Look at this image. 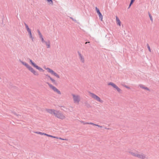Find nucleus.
<instances>
[{"label": "nucleus", "mask_w": 159, "mask_h": 159, "mask_svg": "<svg viewBox=\"0 0 159 159\" xmlns=\"http://www.w3.org/2000/svg\"><path fill=\"white\" fill-rule=\"evenodd\" d=\"M108 85H111L114 88H115L117 91L120 93L121 91V89L119 88L115 84L112 82H109L108 84Z\"/></svg>", "instance_id": "9"}, {"label": "nucleus", "mask_w": 159, "mask_h": 159, "mask_svg": "<svg viewBox=\"0 0 159 159\" xmlns=\"http://www.w3.org/2000/svg\"><path fill=\"white\" fill-rule=\"evenodd\" d=\"M50 80L52 81V83H53V84H57V82L55 80L52 79V78H50Z\"/></svg>", "instance_id": "20"}, {"label": "nucleus", "mask_w": 159, "mask_h": 159, "mask_svg": "<svg viewBox=\"0 0 159 159\" xmlns=\"http://www.w3.org/2000/svg\"><path fill=\"white\" fill-rule=\"evenodd\" d=\"M78 53L80 60L82 63H84V57L79 52H78Z\"/></svg>", "instance_id": "13"}, {"label": "nucleus", "mask_w": 159, "mask_h": 159, "mask_svg": "<svg viewBox=\"0 0 159 159\" xmlns=\"http://www.w3.org/2000/svg\"><path fill=\"white\" fill-rule=\"evenodd\" d=\"M49 3V4L53 5V3L52 0H46Z\"/></svg>", "instance_id": "21"}, {"label": "nucleus", "mask_w": 159, "mask_h": 159, "mask_svg": "<svg viewBox=\"0 0 159 159\" xmlns=\"http://www.w3.org/2000/svg\"><path fill=\"white\" fill-rule=\"evenodd\" d=\"M24 24L28 32V34L29 35L30 38L31 39V40L32 41H33L34 38L32 36L31 30L29 28L27 24H26L25 23Z\"/></svg>", "instance_id": "6"}, {"label": "nucleus", "mask_w": 159, "mask_h": 159, "mask_svg": "<svg viewBox=\"0 0 159 159\" xmlns=\"http://www.w3.org/2000/svg\"><path fill=\"white\" fill-rule=\"evenodd\" d=\"M105 129H109V128L107 129V128H105Z\"/></svg>", "instance_id": "37"}, {"label": "nucleus", "mask_w": 159, "mask_h": 159, "mask_svg": "<svg viewBox=\"0 0 159 159\" xmlns=\"http://www.w3.org/2000/svg\"><path fill=\"white\" fill-rule=\"evenodd\" d=\"M139 86L142 89L146 90L148 91L149 90V89L148 88L145 87L144 86L143 84H140L139 85Z\"/></svg>", "instance_id": "15"}, {"label": "nucleus", "mask_w": 159, "mask_h": 159, "mask_svg": "<svg viewBox=\"0 0 159 159\" xmlns=\"http://www.w3.org/2000/svg\"><path fill=\"white\" fill-rule=\"evenodd\" d=\"M46 110L49 113L54 115L56 117L59 119L63 120L66 118L65 115L63 114L60 111L51 109H47Z\"/></svg>", "instance_id": "1"}, {"label": "nucleus", "mask_w": 159, "mask_h": 159, "mask_svg": "<svg viewBox=\"0 0 159 159\" xmlns=\"http://www.w3.org/2000/svg\"><path fill=\"white\" fill-rule=\"evenodd\" d=\"M28 70L33 73L35 75L38 76L39 75L38 73L30 65L27 68Z\"/></svg>", "instance_id": "10"}, {"label": "nucleus", "mask_w": 159, "mask_h": 159, "mask_svg": "<svg viewBox=\"0 0 159 159\" xmlns=\"http://www.w3.org/2000/svg\"><path fill=\"white\" fill-rule=\"evenodd\" d=\"M95 9L97 11V12L99 16V18L102 21L103 18V16L102 15V14L100 12L99 9L97 7H95Z\"/></svg>", "instance_id": "12"}, {"label": "nucleus", "mask_w": 159, "mask_h": 159, "mask_svg": "<svg viewBox=\"0 0 159 159\" xmlns=\"http://www.w3.org/2000/svg\"><path fill=\"white\" fill-rule=\"evenodd\" d=\"M35 133H36L37 134H40L41 135H45L47 136H48V137H51V135H48L46 134H45L44 133H42V132H38V131L36 132H35Z\"/></svg>", "instance_id": "14"}, {"label": "nucleus", "mask_w": 159, "mask_h": 159, "mask_svg": "<svg viewBox=\"0 0 159 159\" xmlns=\"http://www.w3.org/2000/svg\"><path fill=\"white\" fill-rule=\"evenodd\" d=\"M39 37L40 39H41L43 38V35L42 34L41 35H39Z\"/></svg>", "instance_id": "35"}, {"label": "nucleus", "mask_w": 159, "mask_h": 159, "mask_svg": "<svg viewBox=\"0 0 159 159\" xmlns=\"http://www.w3.org/2000/svg\"><path fill=\"white\" fill-rule=\"evenodd\" d=\"M70 18L71 19L75 21V22H76V20H75L73 18L71 17H70Z\"/></svg>", "instance_id": "33"}, {"label": "nucleus", "mask_w": 159, "mask_h": 159, "mask_svg": "<svg viewBox=\"0 0 159 159\" xmlns=\"http://www.w3.org/2000/svg\"><path fill=\"white\" fill-rule=\"evenodd\" d=\"M124 87H125L127 89H130V88L129 87V86H127V85H125Z\"/></svg>", "instance_id": "32"}, {"label": "nucleus", "mask_w": 159, "mask_h": 159, "mask_svg": "<svg viewBox=\"0 0 159 159\" xmlns=\"http://www.w3.org/2000/svg\"><path fill=\"white\" fill-rule=\"evenodd\" d=\"M30 63L34 67L36 68L37 69L39 70V71H43V70L40 67L36 65L35 63H34L30 59Z\"/></svg>", "instance_id": "7"}, {"label": "nucleus", "mask_w": 159, "mask_h": 159, "mask_svg": "<svg viewBox=\"0 0 159 159\" xmlns=\"http://www.w3.org/2000/svg\"><path fill=\"white\" fill-rule=\"evenodd\" d=\"M59 139H60L62 140H67V139H62V138H60V137L59 138Z\"/></svg>", "instance_id": "31"}, {"label": "nucleus", "mask_w": 159, "mask_h": 159, "mask_svg": "<svg viewBox=\"0 0 159 159\" xmlns=\"http://www.w3.org/2000/svg\"><path fill=\"white\" fill-rule=\"evenodd\" d=\"M45 76V79H48V78H49L50 79V78H51V77L48 75H46Z\"/></svg>", "instance_id": "23"}, {"label": "nucleus", "mask_w": 159, "mask_h": 159, "mask_svg": "<svg viewBox=\"0 0 159 159\" xmlns=\"http://www.w3.org/2000/svg\"><path fill=\"white\" fill-rule=\"evenodd\" d=\"M0 159H1V158H0Z\"/></svg>", "instance_id": "39"}, {"label": "nucleus", "mask_w": 159, "mask_h": 159, "mask_svg": "<svg viewBox=\"0 0 159 159\" xmlns=\"http://www.w3.org/2000/svg\"><path fill=\"white\" fill-rule=\"evenodd\" d=\"M41 42H42V43H44L45 42V41L44 40V39H43V38H41Z\"/></svg>", "instance_id": "28"}, {"label": "nucleus", "mask_w": 159, "mask_h": 159, "mask_svg": "<svg viewBox=\"0 0 159 159\" xmlns=\"http://www.w3.org/2000/svg\"><path fill=\"white\" fill-rule=\"evenodd\" d=\"M81 122L84 125L88 124V122H85L84 121H81Z\"/></svg>", "instance_id": "26"}, {"label": "nucleus", "mask_w": 159, "mask_h": 159, "mask_svg": "<svg viewBox=\"0 0 159 159\" xmlns=\"http://www.w3.org/2000/svg\"><path fill=\"white\" fill-rule=\"evenodd\" d=\"M147 45L148 48V50H149V51L150 52H151V51L150 48V47H149V45H148V44H147Z\"/></svg>", "instance_id": "29"}, {"label": "nucleus", "mask_w": 159, "mask_h": 159, "mask_svg": "<svg viewBox=\"0 0 159 159\" xmlns=\"http://www.w3.org/2000/svg\"><path fill=\"white\" fill-rule=\"evenodd\" d=\"M116 21L117 24L118 25H119V26H120V24H121L120 21L119 19V18L117 16H116Z\"/></svg>", "instance_id": "18"}, {"label": "nucleus", "mask_w": 159, "mask_h": 159, "mask_svg": "<svg viewBox=\"0 0 159 159\" xmlns=\"http://www.w3.org/2000/svg\"><path fill=\"white\" fill-rule=\"evenodd\" d=\"M134 0H131L130 2L129 5V6L128 8H129L130 7L131 4L133 3V2H134Z\"/></svg>", "instance_id": "24"}, {"label": "nucleus", "mask_w": 159, "mask_h": 159, "mask_svg": "<svg viewBox=\"0 0 159 159\" xmlns=\"http://www.w3.org/2000/svg\"><path fill=\"white\" fill-rule=\"evenodd\" d=\"M30 63L34 67L36 68L37 69L39 70V71H43V70L40 67L36 65L35 63H34L30 59Z\"/></svg>", "instance_id": "8"}, {"label": "nucleus", "mask_w": 159, "mask_h": 159, "mask_svg": "<svg viewBox=\"0 0 159 159\" xmlns=\"http://www.w3.org/2000/svg\"><path fill=\"white\" fill-rule=\"evenodd\" d=\"M44 43H45L46 45L47 46L48 48H50V42L49 40H48V41H45Z\"/></svg>", "instance_id": "16"}, {"label": "nucleus", "mask_w": 159, "mask_h": 159, "mask_svg": "<svg viewBox=\"0 0 159 159\" xmlns=\"http://www.w3.org/2000/svg\"><path fill=\"white\" fill-rule=\"evenodd\" d=\"M90 43V42H86L85 43V44H87V43Z\"/></svg>", "instance_id": "36"}, {"label": "nucleus", "mask_w": 159, "mask_h": 159, "mask_svg": "<svg viewBox=\"0 0 159 159\" xmlns=\"http://www.w3.org/2000/svg\"><path fill=\"white\" fill-rule=\"evenodd\" d=\"M45 69L47 70L48 72L50 73L52 75H53L58 78H60V76L52 70L49 68H45Z\"/></svg>", "instance_id": "4"}, {"label": "nucleus", "mask_w": 159, "mask_h": 159, "mask_svg": "<svg viewBox=\"0 0 159 159\" xmlns=\"http://www.w3.org/2000/svg\"><path fill=\"white\" fill-rule=\"evenodd\" d=\"M95 126H97L98 127H100V128H102V126H100V125H97V124H96V125H95Z\"/></svg>", "instance_id": "34"}, {"label": "nucleus", "mask_w": 159, "mask_h": 159, "mask_svg": "<svg viewBox=\"0 0 159 159\" xmlns=\"http://www.w3.org/2000/svg\"><path fill=\"white\" fill-rule=\"evenodd\" d=\"M1 79V78H0V79Z\"/></svg>", "instance_id": "38"}, {"label": "nucleus", "mask_w": 159, "mask_h": 159, "mask_svg": "<svg viewBox=\"0 0 159 159\" xmlns=\"http://www.w3.org/2000/svg\"><path fill=\"white\" fill-rule=\"evenodd\" d=\"M72 96L74 102L75 103L79 104L80 100V96L78 95H75L73 94H72Z\"/></svg>", "instance_id": "2"}, {"label": "nucleus", "mask_w": 159, "mask_h": 159, "mask_svg": "<svg viewBox=\"0 0 159 159\" xmlns=\"http://www.w3.org/2000/svg\"><path fill=\"white\" fill-rule=\"evenodd\" d=\"M148 15H149V17H150L151 20L152 22L153 21V20L152 16H151V15L149 13H148Z\"/></svg>", "instance_id": "22"}, {"label": "nucleus", "mask_w": 159, "mask_h": 159, "mask_svg": "<svg viewBox=\"0 0 159 159\" xmlns=\"http://www.w3.org/2000/svg\"><path fill=\"white\" fill-rule=\"evenodd\" d=\"M88 124L91 125L95 126L96 125V124H94L92 122H88Z\"/></svg>", "instance_id": "25"}, {"label": "nucleus", "mask_w": 159, "mask_h": 159, "mask_svg": "<svg viewBox=\"0 0 159 159\" xmlns=\"http://www.w3.org/2000/svg\"><path fill=\"white\" fill-rule=\"evenodd\" d=\"M137 157L141 159H144L145 158L148 159L147 157L144 154L141 153H138L137 155Z\"/></svg>", "instance_id": "11"}, {"label": "nucleus", "mask_w": 159, "mask_h": 159, "mask_svg": "<svg viewBox=\"0 0 159 159\" xmlns=\"http://www.w3.org/2000/svg\"><path fill=\"white\" fill-rule=\"evenodd\" d=\"M46 83L48 85L49 87L54 92H57L59 94H61V92L55 86H53L52 84L48 82H46Z\"/></svg>", "instance_id": "3"}, {"label": "nucleus", "mask_w": 159, "mask_h": 159, "mask_svg": "<svg viewBox=\"0 0 159 159\" xmlns=\"http://www.w3.org/2000/svg\"><path fill=\"white\" fill-rule=\"evenodd\" d=\"M37 31H38V34L39 35H41L42 34H41V32H40V31H39V30H38Z\"/></svg>", "instance_id": "30"}, {"label": "nucleus", "mask_w": 159, "mask_h": 159, "mask_svg": "<svg viewBox=\"0 0 159 159\" xmlns=\"http://www.w3.org/2000/svg\"><path fill=\"white\" fill-rule=\"evenodd\" d=\"M20 61L27 68L29 66L27 63H26L25 62H24L20 60Z\"/></svg>", "instance_id": "17"}, {"label": "nucleus", "mask_w": 159, "mask_h": 159, "mask_svg": "<svg viewBox=\"0 0 159 159\" xmlns=\"http://www.w3.org/2000/svg\"><path fill=\"white\" fill-rule=\"evenodd\" d=\"M90 94L91 97L94 99L98 101L101 103H102L103 101L97 95L92 93H90Z\"/></svg>", "instance_id": "5"}, {"label": "nucleus", "mask_w": 159, "mask_h": 159, "mask_svg": "<svg viewBox=\"0 0 159 159\" xmlns=\"http://www.w3.org/2000/svg\"><path fill=\"white\" fill-rule=\"evenodd\" d=\"M130 153L133 156H135L136 157H137V155H138L137 153L135 152H130Z\"/></svg>", "instance_id": "19"}, {"label": "nucleus", "mask_w": 159, "mask_h": 159, "mask_svg": "<svg viewBox=\"0 0 159 159\" xmlns=\"http://www.w3.org/2000/svg\"><path fill=\"white\" fill-rule=\"evenodd\" d=\"M51 137L53 138H56V139H59V137H56V136H52V135L51 136Z\"/></svg>", "instance_id": "27"}]
</instances>
